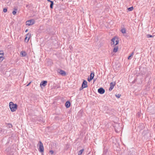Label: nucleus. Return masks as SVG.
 I'll list each match as a JSON object with an SVG mask.
<instances>
[{
  "instance_id": "1",
  "label": "nucleus",
  "mask_w": 155,
  "mask_h": 155,
  "mask_svg": "<svg viewBox=\"0 0 155 155\" xmlns=\"http://www.w3.org/2000/svg\"><path fill=\"white\" fill-rule=\"evenodd\" d=\"M9 106L12 112H14L17 109V105L16 104H14L12 102H10L9 103Z\"/></svg>"
},
{
  "instance_id": "2",
  "label": "nucleus",
  "mask_w": 155,
  "mask_h": 155,
  "mask_svg": "<svg viewBox=\"0 0 155 155\" xmlns=\"http://www.w3.org/2000/svg\"><path fill=\"white\" fill-rule=\"evenodd\" d=\"M39 145V151L41 153L43 152L44 150V148L43 144L41 141H40Z\"/></svg>"
},
{
  "instance_id": "3",
  "label": "nucleus",
  "mask_w": 155,
  "mask_h": 155,
  "mask_svg": "<svg viewBox=\"0 0 155 155\" xmlns=\"http://www.w3.org/2000/svg\"><path fill=\"white\" fill-rule=\"evenodd\" d=\"M35 23V21L34 19H31L28 20L26 22V25L28 26L32 25Z\"/></svg>"
},
{
  "instance_id": "4",
  "label": "nucleus",
  "mask_w": 155,
  "mask_h": 155,
  "mask_svg": "<svg viewBox=\"0 0 155 155\" xmlns=\"http://www.w3.org/2000/svg\"><path fill=\"white\" fill-rule=\"evenodd\" d=\"M31 34L30 33H28L26 35V37L25 38V41L27 43L28 42L29 40L31 37Z\"/></svg>"
},
{
  "instance_id": "5",
  "label": "nucleus",
  "mask_w": 155,
  "mask_h": 155,
  "mask_svg": "<svg viewBox=\"0 0 155 155\" xmlns=\"http://www.w3.org/2000/svg\"><path fill=\"white\" fill-rule=\"evenodd\" d=\"M58 72L62 76H64L66 75L65 72L61 69H58Z\"/></svg>"
},
{
  "instance_id": "6",
  "label": "nucleus",
  "mask_w": 155,
  "mask_h": 155,
  "mask_svg": "<svg viewBox=\"0 0 155 155\" xmlns=\"http://www.w3.org/2000/svg\"><path fill=\"white\" fill-rule=\"evenodd\" d=\"M112 42H113V44L114 45H116L118 43V41L117 39L115 38H113L111 40Z\"/></svg>"
},
{
  "instance_id": "7",
  "label": "nucleus",
  "mask_w": 155,
  "mask_h": 155,
  "mask_svg": "<svg viewBox=\"0 0 155 155\" xmlns=\"http://www.w3.org/2000/svg\"><path fill=\"white\" fill-rule=\"evenodd\" d=\"M87 82L86 81L84 80L82 84V89L87 87Z\"/></svg>"
},
{
  "instance_id": "8",
  "label": "nucleus",
  "mask_w": 155,
  "mask_h": 155,
  "mask_svg": "<svg viewBox=\"0 0 155 155\" xmlns=\"http://www.w3.org/2000/svg\"><path fill=\"white\" fill-rule=\"evenodd\" d=\"M98 92L99 93L103 94L104 93L105 90L102 87H101L98 89Z\"/></svg>"
},
{
  "instance_id": "9",
  "label": "nucleus",
  "mask_w": 155,
  "mask_h": 155,
  "mask_svg": "<svg viewBox=\"0 0 155 155\" xmlns=\"http://www.w3.org/2000/svg\"><path fill=\"white\" fill-rule=\"evenodd\" d=\"M115 84V83L113 82H111L110 83V87L109 89V91H111L112 90V89L114 88Z\"/></svg>"
},
{
  "instance_id": "10",
  "label": "nucleus",
  "mask_w": 155,
  "mask_h": 155,
  "mask_svg": "<svg viewBox=\"0 0 155 155\" xmlns=\"http://www.w3.org/2000/svg\"><path fill=\"white\" fill-rule=\"evenodd\" d=\"M4 53L2 51H0V60L2 61L3 59Z\"/></svg>"
},
{
  "instance_id": "11",
  "label": "nucleus",
  "mask_w": 155,
  "mask_h": 155,
  "mask_svg": "<svg viewBox=\"0 0 155 155\" xmlns=\"http://www.w3.org/2000/svg\"><path fill=\"white\" fill-rule=\"evenodd\" d=\"M27 55L26 52L25 51H22L20 53V56L21 57H23Z\"/></svg>"
},
{
  "instance_id": "12",
  "label": "nucleus",
  "mask_w": 155,
  "mask_h": 155,
  "mask_svg": "<svg viewBox=\"0 0 155 155\" xmlns=\"http://www.w3.org/2000/svg\"><path fill=\"white\" fill-rule=\"evenodd\" d=\"M47 83V81H42L41 82V83L40 84V85H42L43 86H45L46 85Z\"/></svg>"
},
{
  "instance_id": "13",
  "label": "nucleus",
  "mask_w": 155,
  "mask_h": 155,
  "mask_svg": "<svg viewBox=\"0 0 155 155\" xmlns=\"http://www.w3.org/2000/svg\"><path fill=\"white\" fill-rule=\"evenodd\" d=\"M65 106L67 108L69 107L70 106V102L68 101L66 102L65 104Z\"/></svg>"
},
{
  "instance_id": "14",
  "label": "nucleus",
  "mask_w": 155,
  "mask_h": 155,
  "mask_svg": "<svg viewBox=\"0 0 155 155\" xmlns=\"http://www.w3.org/2000/svg\"><path fill=\"white\" fill-rule=\"evenodd\" d=\"M118 49V47H115L114 48V49H113V51L114 52H116L117 51Z\"/></svg>"
},
{
  "instance_id": "15",
  "label": "nucleus",
  "mask_w": 155,
  "mask_h": 155,
  "mask_svg": "<svg viewBox=\"0 0 155 155\" xmlns=\"http://www.w3.org/2000/svg\"><path fill=\"white\" fill-rule=\"evenodd\" d=\"M134 54V52H133L131 53V54H130V56H129L128 57V59L130 60L131 59V57H132Z\"/></svg>"
},
{
  "instance_id": "16",
  "label": "nucleus",
  "mask_w": 155,
  "mask_h": 155,
  "mask_svg": "<svg viewBox=\"0 0 155 155\" xmlns=\"http://www.w3.org/2000/svg\"><path fill=\"white\" fill-rule=\"evenodd\" d=\"M84 151V149H81L79 152L78 154V155H81Z\"/></svg>"
},
{
  "instance_id": "17",
  "label": "nucleus",
  "mask_w": 155,
  "mask_h": 155,
  "mask_svg": "<svg viewBox=\"0 0 155 155\" xmlns=\"http://www.w3.org/2000/svg\"><path fill=\"white\" fill-rule=\"evenodd\" d=\"M94 77V74L93 72H92L90 74V78L93 79Z\"/></svg>"
},
{
  "instance_id": "18",
  "label": "nucleus",
  "mask_w": 155,
  "mask_h": 155,
  "mask_svg": "<svg viewBox=\"0 0 155 155\" xmlns=\"http://www.w3.org/2000/svg\"><path fill=\"white\" fill-rule=\"evenodd\" d=\"M121 32L122 33L124 34L126 33V30L125 28H123L121 30Z\"/></svg>"
},
{
  "instance_id": "19",
  "label": "nucleus",
  "mask_w": 155,
  "mask_h": 155,
  "mask_svg": "<svg viewBox=\"0 0 155 155\" xmlns=\"http://www.w3.org/2000/svg\"><path fill=\"white\" fill-rule=\"evenodd\" d=\"M133 7H130V8H127V9L128 10V11H132L133 10Z\"/></svg>"
},
{
  "instance_id": "20",
  "label": "nucleus",
  "mask_w": 155,
  "mask_h": 155,
  "mask_svg": "<svg viewBox=\"0 0 155 155\" xmlns=\"http://www.w3.org/2000/svg\"><path fill=\"white\" fill-rule=\"evenodd\" d=\"M7 127L8 128H11L12 127V124H7Z\"/></svg>"
},
{
  "instance_id": "21",
  "label": "nucleus",
  "mask_w": 155,
  "mask_h": 155,
  "mask_svg": "<svg viewBox=\"0 0 155 155\" xmlns=\"http://www.w3.org/2000/svg\"><path fill=\"white\" fill-rule=\"evenodd\" d=\"M54 3L53 2H51V4L50 5V7L51 8H53V5Z\"/></svg>"
},
{
  "instance_id": "22",
  "label": "nucleus",
  "mask_w": 155,
  "mask_h": 155,
  "mask_svg": "<svg viewBox=\"0 0 155 155\" xmlns=\"http://www.w3.org/2000/svg\"><path fill=\"white\" fill-rule=\"evenodd\" d=\"M115 96L118 98H119L121 96V94H115Z\"/></svg>"
},
{
  "instance_id": "23",
  "label": "nucleus",
  "mask_w": 155,
  "mask_h": 155,
  "mask_svg": "<svg viewBox=\"0 0 155 155\" xmlns=\"http://www.w3.org/2000/svg\"><path fill=\"white\" fill-rule=\"evenodd\" d=\"M147 38H151L153 37V36L149 34L147 35Z\"/></svg>"
},
{
  "instance_id": "24",
  "label": "nucleus",
  "mask_w": 155,
  "mask_h": 155,
  "mask_svg": "<svg viewBox=\"0 0 155 155\" xmlns=\"http://www.w3.org/2000/svg\"><path fill=\"white\" fill-rule=\"evenodd\" d=\"M92 78H87V80L89 82H90L92 80Z\"/></svg>"
},
{
  "instance_id": "25",
  "label": "nucleus",
  "mask_w": 155,
  "mask_h": 155,
  "mask_svg": "<svg viewBox=\"0 0 155 155\" xmlns=\"http://www.w3.org/2000/svg\"><path fill=\"white\" fill-rule=\"evenodd\" d=\"M16 12L15 11H14L12 12V14L13 15H16Z\"/></svg>"
},
{
  "instance_id": "26",
  "label": "nucleus",
  "mask_w": 155,
  "mask_h": 155,
  "mask_svg": "<svg viewBox=\"0 0 155 155\" xmlns=\"http://www.w3.org/2000/svg\"><path fill=\"white\" fill-rule=\"evenodd\" d=\"M3 11L4 12H6L7 11V9L6 8H4L3 9Z\"/></svg>"
},
{
  "instance_id": "27",
  "label": "nucleus",
  "mask_w": 155,
  "mask_h": 155,
  "mask_svg": "<svg viewBox=\"0 0 155 155\" xmlns=\"http://www.w3.org/2000/svg\"><path fill=\"white\" fill-rule=\"evenodd\" d=\"M50 152L51 154H53L54 153V151L52 150H50Z\"/></svg>"
},
{
  "instance_id": "28",
  "label": "nucleus",
  "mask_w": 155,
  "mask_h": 155,
  "mask_svg": "<svg viewBox=\"0 0 155 155\" xmlns=\"http://www.w3.org/2000/svg\"><path fill=\"white\" fill-rule=\"evenodd\" d=\"M115 130L116 132H119V131H120V130H116V129H115Z\"/></svg>"
},
{
  "instance_id": "29",
  "label": "nucleus",
  "mask_w": 155,
  "mask_h": 155,
  "mask_svg": "<svg viewBox=\"0 0 155 155\" xmlns=\"http://www.w3.org/2000/svg\"><path fill=\"white\" fill-rule=\"evenodd\" d=\"M31 83V82H30L27 85H26V86H28Z\"/></svg>"
},
{
  "instance_id": "30",
  "label": "nucleus",
  "mask_w": 155,
  "mask_h": 155,
  "mask_svg": "<svg viewBox=\"0 0 155 155\" xmlns=\"http://www.w3.org/2000/svg\"><path fill=\"white\" fill-rule=\"evenodd\" d=\"M48 1L50 2L51 3V2H52V1H51L50 0H47Z\"/></svg>"
},
{
  "instance_id": "31",
  "label": "nucleus",
  "mask_w": 155,
  "mask_h": 155,
  "mask_svg": "<svg viewBox=\"0 0 155 155\" xmlns=\"http://www.w3.org/2000/svg\"><path fill=\"white\" fill-rule=\"evenodd\" d=\"M82 89V87L80 88V90H81Z\"/></svg>"
},
{
  "instance_id": "32",
  "label": "nucleus",
  "mask_w": 155,
  "mask_h": 155,
  "mask_svg": "<svg viewBox=\"0 0 155 155\" xmlns=\"http://www.w3.org/2000/svg\"><path fill=\"white\" fill-rule=\"evenodd\" d=\"M28 31V29L26 30V31H25V32H27Z\"/></svg>"
}]
</instances>
